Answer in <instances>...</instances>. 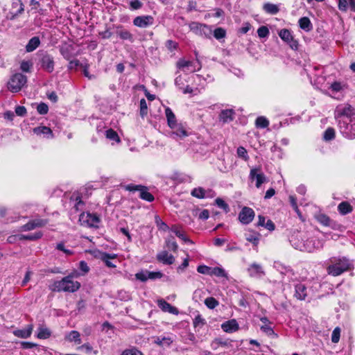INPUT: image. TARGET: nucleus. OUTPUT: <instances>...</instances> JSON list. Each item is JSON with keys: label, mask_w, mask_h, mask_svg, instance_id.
<instances>
[{"label": "nucleus", "mask_w": 355, "mask_h": 355, "mask_svg": "<svg viewBox=\"0 0 355 355\" xmlns=\"http://www.w3.org/2000/svg\"><path fill=\"white\" fill-rule=\"evenodd\" d=\"M15 113L18 116H23L26 114V109L24 106L18 105L15 107Z\"/></svg>", "instance_id": "nucleus-64"}, {"label": "nucleus", "mask_w": 355, "mask_h": 355, "mask_svg": "<svg viewBox=\"0 0 355 355\" xmlns=\"http://www.w3.org/2000/svg\"><path fill=\"white\" fill-rule=\"evenodd\" d=\"M26 77L21 73L14 74L8 83V89L12 92H17L26 83Z\"/></svg>", "instance_id": "nucleus-5"}, {"label": "nucleus", "mask_w": 355, "mask_h": 355, "mask_svg": "<svg viewBox=\"0 0 355 355\" xmlns=\"http://www.w3.org/2000/svg\"><path fill=\"white\" fill-rule=\"evenodd\" d=\"M142 185H135L133 184H129L125 186V189L129 191H139Z\"/></svg>", "instance_id": "nucleus-63"}, {"label": "nucleus", "mask_w": 355, "mask_h": 355, "mask_svg": "<svg viewBox=\"0 0 355 355\" xmlns=\"http://www.w3.org/2000/svg\"><path fill=\"white\" fill-rule=\"evenodd\" d=\"M211 268L205 266V265H200L198 266L197 268V271L200 274H205V275H210L211 274Z\"/></svg>", "instance_id": "nucleus-58"}, {"label": "nucleus", "mask_w": 355, "mask_h": 355, "mask_svg": "<svg viewBox=\"0 0 355 355\" xmlns=\"http://www.w3.org/2000/svg\"><path fill=\"white\" fill-rule=\"evenodd\" d=\"M166 46L170 51H173L177 49L178 44L171 40H168L166 42Z\"/></svg>", "instance_id": "nucleus-61"}, {"label": "nucleus", "mask_w": 355, "mask_h": 355, "mask_svg": "<svg viewBox=\"0 0 355 355\" xmlns=\"http://www.w3.org/2000/svg\"><path fill=\"white\" fill-rule=\"evenodd\" d=\"M117 255L116 254H109L107 252H103L101 254V259L105 263V264L109 268H115L116 265L114 264L110 260L116 259Z\"/></svg>", "instance_id": "nucleus-25"}, {"label": "nucleus", "mask_w": 355, "mask_h": 355, "mask_svg": "<svg viewBox=\"0 0 355 355\" xmlns=\"http://www.w3.org/2000/svg\"><path fill=\"white\" fill-rule=\"evenodd\" d=\"M148 270H141L135 274V277L137 279L144 282L148 279Z\"/></svg>", "instance_id": "nucleus-54"}, {"label": "nucleus", "mask_w": 355, "mask_h": 355, "mask_svg": "<svg viewBox=\"0 0 355 355\" xmlns=\"http://www.w3.org/2000/svg\"><path fill=\"white\" fill-rule=\"evenodd\" d=\"M139 197L144 200L148 202H153L154 200V196L148 191L147 187L142 186L139 191Z\"/></svg>", "instance_id": "nucleus-31"}, {"label": "nucleus", "mask_w": 355, "mask_h": 355, "mask_svg": "<svg viewBox=\"0 0 355 355\" xmlns=\"http://www.w3.org/2000/svg\"><path fill=\"white\" fill-rule=\"evenodd\" d=\"M191 195L198 199H204L206 198H211L213 196L211 190H205L201 187H196L192 189Z\"/></svg>", "instance_id": "nucleus-12"}, {"label": "nucleus", "mask_w": 355, "mask_h": 355, "mask_svg": "<svg viewBox=\"0 0 355 355\" xmlns=\"http://www.w3.org/2000/svg\"><path fill=\"white\" fill-rule=\"evenodd\" d=\"M279 36L282 40L286 42H291V41H293V36L288 29H282L279 32Z\"/></svg>", "instance_id": "nucleus-38"}, {"label": "nucleus", "mask_w": 355, "mask_h": 355, "mask_svg": "<svg viewBox=\"0 0 355 355\" xmlns=\"http://www.w3.org/2000/svg\"><path fill=\"white\" fill-rule=\"evenodd\" d=\"M274 268L282 275L293 276L294 272L290 266H285L280 261H275Z\"/></svg>", "instance_id": "nucleus-18"}, {"label": "nucleus", "mask_w": 355, "mask_h": 355, "mask_svg": "<svg viewBox=\"0 0 355 355\" xmlns=\"http://www.w3.org/2000/svg\"><path fill=\"white\" fill-rule=\"evenodd\" d=\"M318 221L325 225V226H329L331 223V219L329 216H327L325 214H321L317 216Z\"/></svg>", "instance_id": "nucleus-49"}, {"label": "nucleus", "mask_w": 355, "mask_h": 355, "mask_svg": "<svg viewBox=\"0 0 355 355\" xmlns=\"http://www.w3.org/2000/svg\"><path fill=\"white\" fill-rule=\"evenodd\" d=\"M155 223H156L157 227L159 230H163L164 232L170 230V228L166 225V223H165L164 221H162L159 216H156L155 217Z\"/></svg>", "instance_id": "nucleus-47"}, {"label": "nucleus", "mask_w": 355, "mask_h": 355, "mask_svg": "<svg viewBox=\"0 0 355 355\" xmlns=\"http://www.w3.org/2000/svg\"><path fill=\"white\" fill-rule=\"evenodd\" d=\"M116 34L122 40H128V41H130V42L133 41V35L128 30L123 29V28H121L120 27H118V30L116 31Z\"/></svg>", "instance_id": "nucleus-29"}, {"label": "nucleus", "mask_w": 355, "mask_h": 355, "mask_svg": "<svg viewBox=\"0 0 355 355\" xmlns=\"http://www.w3.org/2000/svg\"><path fill=\"white\" fill-rule=\"evenodd\" d=\"M205 304L209 309H213L218 305V302L214 297H209L205 300Z\"/></svg>", "instance_id": "nucleus-45"}, {"label": "nucleus", "mask_w": 355, "mask_h": 355, "mask_svg": "<svg viewBox=\"0 0 355 355\" xmlns=\"http://www.w3.org/2000/svg\"><path fill=\"white\" fill-rule=\"evenodd\" d=\"M235 112L232 109L223 110L219 114L220 121L223 123H230L233 121Z\"/></svg>", "instance_id": "nucleus-21"}, {"label": "nucleus", "mask_w": 355, "mask_h": 355, "mask_svg": "<svg viewBox=\"0 0 355 355\" xmlns=\"http://www.w3.org/2000/svg\"><path fill=\"white\" fill-rule=\"evenodd\" d=\"M308 295L306 286L302 283H298L295 286L294 296L299 300H304Z\"/></svg>", "instance_id": "nucleus-15"}, {"label": "nucleus", "mask_w": 355, "mask_h": 355, "mask_svg": "<svg viewBox=\"0 0 355 355\" xmlns=\"http://www.w3.org/2000/svg\"><path fill=\"white\" fill-rule=\"evenodd\" d=\"M299 25L302 29L306 31H309L313 28L310 19L306 17H302L299 19Z\"/></svg>", "instance_id": "nucleus-33"}, {"label": "nucleus", "mask_w": 355, "mask_h": 355, "mask_svg": "<svg viewBox=\"0 0 355 355\" xmlns=\"http://www.w3.org/2000/svg\"><path fill=\"white\" fill-rule=\"evenodd\" d=\"M331 264L327 268V273L334 277L339 276L352 268V263L345 257H332L329 259Z\"/></svg>", "instance_id": "nucleus-2"}, {"label": "nucleus", "mask_w": 355, "mask_h": 355, "mask_svg": "<svg viewBox=\"0 0 355 355\" xmlns=\"http://www.w3.org/2000/svg\"><path fill=\"white\" fill-rule=\"evenodd\" d=\"M221 329L226 333H233L239 330V325L235 319H232L223 322Z\"/></svg>", "instance_id": "nucleus-17"}, {"label": "nucleus", "mask_w": 355, "mask_h": 355, "mask_svg": "<svg viewBox=\"0 0 355 355\" xmlns=\"http://www.w3.org/2000/svg\"><path fill=\"white\" fill-rule=\"evenodd\" d=\"M33 329V324H29L24 329H16L13 331V334L18 338H28L31 336Z\"/></svg>", "instance_id": "nucleus-22"}, {"label": "nucleus", "mask_w": 355, "mask_h": 355, "mask_svg": "<svg viewBox=\"0 0 355 355\" xmlns=\"http://www.w3.org/2000/svg\"><path fill=\"white\" fill-rule=\"evenodd\" d=\"M245 239L253 244L254 246H257L260 241V235L257 232L248 231L245 234Z\"/></svg>", "instance_id": "nucleus-24"}, {"label": "nucleus", "mask_w": 355, "mask_h": 355, "mask_svg": "<svg viewBox=\"0 0 355 355\" xmlns=\"http://www.w3.org/2000/svg\"><path fill=\"white\" fill-rule=\"evenodd\" d=\"M193 327L196 328H202L205 324V320L201 316V315L198 314L195 318L193 319Z\"/></svg>", "instance_id": "nucleus-42"}, {"label": "nucleus", "mask_w": 355, "mask_h": 355, "mask_svg": "<svg viewBox=\"0 0 355 355\" xmlns=\"http://www.w3.org/2000/svg\"><path fill=\"white\" fill-rule=\"evenodd\" d=\"M257 168L251 169L250 178L252 180H256V187L259 188L266 181V177L263 173H257Z\"/></svg>", "instance_id": "nucleus-20"}, {"label": "nucleus", "mask_w": 355, "mask_h": 355, "mask_svg": "<svg viewBox=\"0 0 355 355\" xmlns=\"http://www.w3.org/2000/svg\"><path fill=\"white\" fill-rule=\"evenodd\" d=\"M166 245L169 250L173 252H176L178 250V245L176 241L174 240V238L167 239L166 240Z\"/></svg>", "instance_id": "nucleus-48"}, {"label": "nucleus", "mask_w": 355, "mask_h": 355, "mask_svg": "<svg viewBox=\"0 0 355 355\" xmlns=\"http://www.w3.org/2000/svg\"><path fill=\"white\" fill-rule=\"evenodd\" d=\"M42 236V234L41 232H35L34 234H31L28 235L19 234L18 235V239L19 240H29V241H35L40 239Z\"/></svg>", "instance_id": "nucleus-34"}, {"label": "nucleus", "mask_w": 355, "mask_h": 355, "mask_svg": "<svg viewBox=\"0 0 355 355\" xmlns=\"http://www.w3.org/2000/svg\"><path fill=\"white\" fill-rule=\"evenodd\" d=\"M37 111L40 114H46L49 111V107L46 103H41L37 106Z\"/></svg>", "instance_id": "nucleus-56"}, {"label": "nucleus", "mask_w": 355, "mask_h": 355, "mask_svg": "<svg viewBox=\"0 0 355 355\" xmlns=\"http://www.w3.org/2000/svg\"><path fill=\"white\" fill-rule=\"evenodd\" d=\"M338 210L340 214L346 215L352 211V207L348 202L343 201L338 205Z\"/></svg>", "instance_id": "nucleus-30"}, {"label": "nucleus", "mask_w": 355, "mask_h": 355, "mask_svg": "<svg viewBox=\"0 0 355 355\" xmlns=\"http://www.w3.org/2000/svg\"><path fill=\"white\" fill-rule=\"evenodd\" d=\"M236 153H237V156L239 158H241L242 159H243L245 162L248 161L249 156L248 155V152H247L246 149L244 147H243V146L238 147V148L236 150Z\"/></svg>", "instance_id": "nucleus-44"}, {"label": "nucleus", "mask_w": 355, "mask_h": 355, "mask_svg": "<svg viewBox=\"0 0 355 355\" xmlns=\"http://www.w3.org/2000/svg\"><path fill=\"white\" fill-rule=\"evenodd\" d=\"M154 19L150 15L138 16L133 20V24L139 28H146L153 24Z\"/></svg>", "instance_id": "nucleus-9"}, {"label": "nucleus", "mask_w": 355, "mask_h": 355, "mask_svg": "<svg viewBox=\"0 0 355 355\" xmlns=\"http://www.w3.org/2000/svg\"><path fill=\"white\" fill-rule=\"evenodd\" d=\"M78 268L83 272V275H85L89 271V267L85 261H80Z\"/></svg>", "instance_id": "nucleus-62"}, {"label": "nucleus", "mask_w": 355, "mask_h": 355, "mask_svg": "<svg viewBox=\"0 0 355 355\" xmlns=\"http://www.w3.org/2000/svg\"><path fill=\"white\" fill-rule=\"evenodd\" d=\"M173 342V340L170 336L157 337L154 340L155 344L161 347H169Z\"/></svg>", "instance_id": "nucleus-27"}, {"label": "nucleus", "mask_w": 355, "mask_h": 355, "mask_svg": "<svg viewBox=\"0 0 355 355\" xmlns=\"http://www.w3.org/2000/svg\"><path fill=\"white\" fill-rule=\"evenodd\" d=\"M327 83L329 85V89L334 94L338 93L343 94L347 87V85L345 81L334 80L331 83L328 82Z\"/></svg>", "instance_id": "nucleus-10"}, {"label": "nucleus", "mask_w": 355, "mask_h": 355, "mask_svg": "<svg viewBox=\"0 0 355 355\" xmlns=\"http://www.w3.org/2000/svg\"><path fill=\"white\" fill-rule=\"evenodd\" d=\"M254 215L252 208L244 207L239 214V220L242 224L248 225L253 220Z\"/></svg>", "instance_id": "nucleus-8"}, {"label": "nucleus", "mask_w": 355, "mask_h": 355, "mask_svg": "<svg viewBox=\"0 0 355 355\" xmlns=\"http://www.w3.org/2000/svg\"><path fill=\"white\" fill-rule=\"evenodd\" d=\"M324 240L320 239L318 235H312L305 236L304 239V252H313L316 250L323 248Z\"/></svg>", "instance_id": "nucleus-4"}, {"label": "nucleus", "mask_w": 355, "mask_h": 355, "mask_svg": "<svg viewBox=\"0 0 355 355\" xmlns=\"http://www.w3.org/2000/svg\"><path fill=\"white\" fill-rule=\"evenodd\" d=\"M269 125L268 120L264 116H259L256 119V125L257 128H265Z\"/></svg>", "instance_id": "nucleus-46"}, {"label": "nucleus", "mask_w": 355, "mask_h": 355, "mask_svg": "<svg viewBox=\"0 0 355 355\" xmlns=\"http://www.w3.org/2000/svg\"><path fill=\"white\" fill-rule=\"evenodd\" d=\"M271 324H262L261 327H260V329L264 333L266 334L267 336H272V337H277V334H276L273 330V329L270 326Z\"/></svg>", "instance_id": "nucleus-39"}, {"label": "nucleus", "mask_w": 355, "mask_h": 355, "mask_svg": "<svg viewBox=\"0 0 355 355\" xmlns=\"http://www.w3.org/2000/svg\"><path fill=\"white\" fill-rule=\"evenodd\" d=\"M33 132L37 135H43L44 137L50 139L53 137L52 130L46 126H38L33 128Z\"/></svg>", "instance_id": "nucleus-23"}, {"label": "nucleus", "mask_w": 355, "mask_h": 355, "mask_svg": "<svg viewBox=\"0 0 355 355\" xmlns=\"http://www.w3.org/2000/svg\"><path fill=\"white\" fill-rule=\"evenodd\" d=\"M121 355H143L142 353L136 348L125 349L122 352Z\"/></svg>", "instance_id": "nucleus-60"}, {"label": "nucleus", "mask_w": 355, "mask_h": 355, "mask_svg": "<svg viewBox=\"0 0 355 355\" xmlns=\"http://www.w3.org/2000/svg\"><path fill=\"white\" fill-rule=\"evenodd\" d=\"M163 273L161 272L160 271H157V272H150V271H148V279H161L162 277H163Z\"/></svg>", "instance_id": "nucleus-59"}, {"label": "nucleus", "mask_w": 355, "mask_h": 355, "mask_svg": "<svg viewBox=\"0 0 355 355\" xmlns=\"http://www.w3.org/2000/svg\"><path fill=\"white\" fill-rule=\"evenodd\" d=\"M339 130L341 135L349 139H355V118L348 119L345 118V120H339L338 121Z\"/></svg>", "instance_id": "nucleus-3"}, {"label": "nucleus", "mask_w": 355, "mask_h": 355, "mask_svg": "<svg viewBox=\"0 0 355 355\" xmlns=\"http://www.w3.org/2000/svg\"><path fill=\"white\" fill-rule=\"evenodd\" d=\"M105 136H106L107 139H108L111 141H116V142L120 141L119 137L118 134L116 133V132L111 128H110L105 131Z\"/></svg>", "instance_id": "nucleus-40"}, {"label": "nucleus", "mask_w": 355, "mask_h": 355, "mask_svg": "<svg viewBox=\"0 0 355 355\" xmlns=\"http://www.w3.org/2000/svg\"><path fill=\"white\" fill-rule=\"evenodd\" d=\"M40 44V40L39 37H32L26 46V51L27 52H32L35 51Z\"/></svg>", "instance_id": "nucleus-26"}, {"label": "nucleus", "mask_w": 355, "mask_h": 355, "mask_svg": "<svg viewBox=\"0 0 355 355\" xmlns=\"http://www.w3.org/2000/svg\"><path fill=\"white\" fill-rule=\"evenodd\" d=\"M335 137V130L333 128H328L324 132L323 139L328 141L334 139Z\"/></svg>", "instance_id": "nucleus-43"}, {"label": "nucleus", "mask_w": 355, "mask_h": 355, "mask_svg": "<svg viewBox=\"0 0 355 355\" xmlns=\"http://www.w3.org/2000/svg\"><path fill=\"white\" fill-rule=\"evenodd\" d=\"M79 220L83 225H86L89 227H98L100 223V218L96 214L89 212L82 213L80 215Z\"/></svg>", "instance_id": "nucleus-6"}, {"label": "nucleus", "mask_w": 355, "mask_h": 355, "mask_svg": "<svg viewBox=\"0 0 355 355\" xmlns=\"http://www.w3.org/2000/svg\"><path fill=\"white\" fill-rule=\"evenodd\" d=\"M37 338H40V339H46V338H49L51 335V331L46 328V327H40L38 329H37Z\"/></svg>", "instance_id": "nucleus-35"}, {"label": "nucleus", "mask_w": 355, "mask_h": 355, "mask_svg": "<svg viewBox=\"0 0 355 355\" xmlns=\"http://www.w3.org/2000/svg\"><path fill=\"white\" fill-rule=\"evenodd\" d=\"M157 259L159 262L165 265H171L175 261V257L166 250H163L157 254Z\"/></svg>", "instance_id": "nucleus-14"}, {"label": "nucleus", "mask_w": 355, "mask_h": 355, "mask_svg": "<svg viewBox=\"0 0 355 355\" xmlns=\"http://www.w3.org/2000/svg\"><path fill=\"white\" fill-rule=\"evenodd\" d=\"M304 239L305 236L297 235L295 236H292L291 239L290 240V242L292 246L295 248L296 250L304 252Z\"/></svg>", "instance_id": "nucleus-19"}, {"label": "nucleus", "mask_w": 355, "mask_h": 355, "mask_svg": "<svg viewBox=\"0 0 355 355\" xmlns=\"http://www.w3.org/2000/svg\"><path fill=\"white\" fill-rule=\"evenodd\" d=\"M67 340L70 342H75L77 344H80L82 340L80 339V333L77 331H71L67 337Z\"/></svg>", "instance_id": "nucleus-36"}, {"label": "nucleus", "mask_w": 355, "mask_h": 355, "mask_svg": "<svg viewBox=\"0 0 355 355\" xmlns=\"http://www.w3.org/2000/svg\"><path fill=\"white\" fill-rule=\"evenodd\" d=\"M216 205L223 209L225 212H228L230 211L229 205L222 199L218 198L215 200Z\"/></svg>", "instance_id": "nucleus-52"}, {"label": "nucleus", "mask_w": 355, "mask_h": 355, "mask_svg": "<svg viewBox=\"0 0 355 355\" xmlns=\"http://www.w3.org/2000/svg\"><path fill=\"white\" fill-rule=\"evenodd\" d=\"M263 10L269 14L275 15L279 12V8L277 5L267 3L263 6Z\"/></svg>", "instance_id": "nucleus-37"}, {"label": "nucleus", "mask_w": 355, "mask_h": 355, "mask_svg": "<svg viewBox=\"0 0 355 355\" xmlns=\"http://www.w3.org/2000/svg\"><path fill=\"white\" fill-rule=\"evenodd\" d=\"M170 231L173 232L176 236L189 244H193V241L189 239L182 230V227L178 225H173L171 227Z\"/></svg>", "instance_id": "nucleus-16"}, {"label": "nucleus", "mask_w": 355, "mask_h": 355, "mask_svg": "<svg viewBox=\"0 0 355 355\" xmlns=\"http://www.w3.org/2000/svg\"><path fill=\"white\" fill-rule=\"evenodd\" d=\"M140 115L141 117H144L148 114V106L146 101L144 98L140 100Z\"/></svg>", "instance_id": "nucleus-51"}, {"label": "nucleus", "mask_w": 355, "mask_h": 355, "mask_svg": "<svg viewBox=\"0 0 355 355\" xmlns=\"http://www.w3.org/2000/svg\"><path fill=\"white\" fill-rule=\"evenodd\" d=\"M165 115L167 119V124L169 128L175 123H178L175 114L170 107H166L165 109Z\"/></svg>", "instance_id": "nucleus-28"}, {"label": "nucleus", "mask_w": 355, "mask_h": 355, "mask_svg": "<svg viewBox=\"0 0 355 355\" xmlns=\"http://www.w3.org/2000/svg\"><path fill=\"white\" fill-rule=\"evenodd\" d=\"M340 328L337 327H336L331 334V342L334 343H337L339 342L340 337Z\"/></svg>", "instance_id": "nucleus-50"}, {"label": "nucleus", "mask_w": 355, "mask_h": 355, "mask_svg": "<svg viewBox=\"0 0 355 355\" xmlns=\"http://www.w3.org/2000/svg\"><path fill=\"white\" fill-rule=\"evenodd\" d=\"M157 304L164 312H167L173 315H178L179 313V311L176 307L173 306L164 299H158L157 300Z\"/></svg>", "instance_id": "nucleus-11"}, {"label": "nucleus", "mask_w": 355, "mask_h": 355, "mask_svg": "<svg viewBox=\"0 0 355 355\" xmlns=\"http://www.w3.org/2000/svg\"><path fill=\"white\" fill-rule=\"evenodd\" d=\"M257 34L259 37L263 38L268 35L269 30L266 26H262L257 30Z\"/></svg>", "instance_id": "nucleus-57"}, {"label": "nucleus", "mask_w": 355, "mask_h": 355, "mask_svg": "<svg viewBox=\"0 0 355 355\" xmlns=\"http://www.w3.org/2000/svg\"><path fill=\"white\" fill-rule=\"evenodd\" d=\"M55 248L58 250L63 252L67 255H71V254H73V251L69 250V249H67L65 248L64 243L63 242H60V243H57Z\"/></svg>", "instance_id": "nucleus-55"}, {"label": "nucleus", "mask_w": 355, "mask_h": 355, "mask_svg": "<svg viewBox=\"0 0 355 355\" xmlns=\"http://www.w3.org/2000/svg\"><path fill=\"white\" fill-rule=\"evenodd\" d=\"M40 62L42 67H51L54 64L53 57L47 53L42 54Z\"/></svg>", "instance_id": "nucleus-32"}, {"label": "nucleus", "mask_w": 355, "mask_h": 355, "mask_svg": "<svg viewBox=\"0 0 355 355\" xmlns=\"http://www.w3.org/2000/svg\"><path fill=\"white\" fill-rule=\"evenodd\" d=\"M78 276L77 272H71L68 276L63 277L61 280L55 281L49 286V289L53 292H69L73 293L80 287V284L73 281V278Z\"/></svg>", "instance_id": "nucleus-1"}, {"label": "nucleus", "mask_w": 355, "mask_h": 355, "mask_svg": "<svg viewBox=\"0 0 355 355\" xmlns=\"http://www.w3.org/2000/svg\"><path fill=\"white\" fill-rule=\"evenodd\" d=\"M216 277H227V274L225 270L220 267L211 268V274Z\"/></svg>", "instance_id": "nucleus-41"}, {"label": "nucleus", "mask_w": 355, "mask_h": 355, "mask_svg": "<svg viewBox=\"0 0 355 355\" xmlns=\"http://www.w3.org/2000/svg\"><path fill=\"white\" fill-rule=\"evenodd\" d=\"M171 129V137L173 138L178 137L183 139L189 135L187 127L186 124L182 123H177L170 127Z\"/></svg>", "instance_id": "nucleus-7"}, {"label": "nucleus", "mask_w": 355, "mask_h": 355, "mask_svg": "<svg viewBox=\"0 0 355 355\" xmlns=\"http://www.w3.org/2000/svg\"><path fill=\"white\" fill-rule=\"evenodd\" d=\"M249 275L252 277L261 278L265 275V272L260 264L253 263L248 268Z\"/></svg>", "instance_id": "nucleus-13"}, {"label": "nucleus", "mask_w": 355, "mask_h": 355, "mask_svg": "<svg viewBox=\"0 0 355 355\" xmlns=\"http://www.w3.org/2000/svg\"><path fill=\"white\" fill-rule=\"evenodd\" d=\"M226 35V31L223 28H217L214 31V36L217 40H220L222 38H224Z\"/></svg>", "instance_id": "nucleus-53"}]
</instances>
